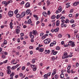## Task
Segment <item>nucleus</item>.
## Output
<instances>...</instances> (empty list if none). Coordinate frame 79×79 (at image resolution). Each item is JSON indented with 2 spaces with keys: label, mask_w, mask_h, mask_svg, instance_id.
<instances>
[{
  "label": "nucleus",
  "mask_w": 79,
  "mask_h": 79,
  "mask_svg": "<svg viewBox=\"0 0 79 79\" xmlns=\"http://www.w3.org/2000/svg\"><path fill=\"white\" fill-rule=\"evenodd\" d=\"M14 75H15V73H12L11 74H10V77H13Z\"/></svg>",
  "instance_id": "a878e982"
},
{
  "label": "nucleus",
  "mask_w": 79,
  "mask_h": 79,
  "mask_svg": "<svg viewBox=\"0 0 79 79\" xmlns=\"http://www.w3.org/2000/svg\"><path fill=\"white\" fill-rule=\"evenodd\" d=\"M31 68H35L36 67V66L35 65H31Z\"/></svg>",
  "instance_id": "bb28decb"
},
{
  "label": "nucleus",
  "mask_w": 79,
  "mask_h": 79,
  "mask_svg": "<svg viewBox=\"0 0 79 79\" xmlns=\"http://www.w3.org/2000/svg\"><path fill=\"white\" fill-rule=\"evenodd\" d=\"M54 77L56 79H58V75H55L54 76Z\"/></svg>",
  "instance_id": "c9c22d12"
},
{
  "label": "nucleus",
  "mask_w": 79,
  "mask_h": 79,
  "mask_svg": "<svg viewBox=\"0 0 79 79\" xmlns=\"http://www.w3.org/2000/svg\"><path fill=\"white\" fill-rule=\"evenodd\" d=\"M52 60V61H55V58L54 56L51 57Z\"/></svg>",
  "instance_id": "5701e85b"
},
{
  "label": "nucleus",
  "mask_w": 79,
  "mask_h": 79,
  "mask_svg": "<svg viewBox=\"0 0 79 79\" xmlns=\"http://www.w3.org/2000/svg\"><path fill=\"white\" fill-rule=\"evenodd\" d=\"M29 48L30 49H33V48H34V47L30 46Z\"/></svg>",
  "instance_id": "c03bdc74"
},
{
  "label": "nucleus",
  "mask_w": 79,
  "mask_h": 79,
  "mask_svg": "<svg viewBox=\"0 0 79 79\" xmlns=\"http://www.w3.org/2000/svg\"><path fill=\"white\" fill-rule=\"evenodd\" d=\"M47 36H48V34H46L44 35L42 37V40H44V39H45V38H46V37Z\"/></svg>",
  "instance_id": "6e6552de"
},
{
  "label": "nucleus",
  "mask_w": 79,
  "mask_h": 79,
  "mask_svg": "<svg viewBox=\"0 0 79 79\" xmlns=\"http://www.w3.org/2000/svg\"><path fill=\"white\" fill-rule=\"evenodd\" d=\"M7 68L8 69L7 70H10L11 69V67L10 66H8L7 67Z\"/></svg>",
  "instance_id": "e433bc0d"
},
{
  "label": "nucleus",
  "mask_w": 79,
  "mask_h": 79,
  "mask_svg": "<svg viewBox=\"0 0 79 79\" xmlns=\"http://www.w3.org/2000/svg\"><path fill=\"white\" fill-rule=\"evenodd\" d=\"M3 44H4L5 45H6V44H7V41H6V40H5Z\"/></svg>",
  "instance_id": "f704fd0d"
},
{
  "label": "nucleus",
  "mask_w": 79,
  "mask_h": 79,
  "mask_svg": "<svg viewBox=\"0 0 79 79\" xmlns=\"http://www.w3.org/2000/svg\"><path fill=\"white\" fill-rule=\"evenodd\" d=\"M73 11H74V10L73 9H72L70 10V13H73Z\"/></svg>",
  "instance_id": "864d4df0"
},
{
  "label": "nucleus",
  "mask_w": 79,
  "mask_h": 79,
  "mask_svg": "<svg viewBox=\"0 0 79 79\" xmlns=\"http://www.w3.org/2000/svg\"><path fill=\"white\" fill-rule=\"evenodd\" d=\"M7 72L8 74H11V70H7Z\"/></svg>",
  "instance_id": "dca6fc26"
},
{
  "label": "nucleus",
  "mask_w": 79,
  "mask_h": 79,
  "mask_svg": "<svg viewBox=\"0 0 79 79\" xmlns=\"http://www.w3.org/2000/svg\"><path fill=\"white\" fill-rule=\"evenodd\" d=\"M35 59H33L31 61L32 63H35Z\"/></svg>",
  "instance_id": "79ce46f5"
},
{
  "label": "nucleus",
  "mask_w": 79,
  "mask_h": 79,
  "mask_svg": "<svg viewBox=\"0 0 79 79\" xmlns=\"http://www.w3.org/2000/svg\"><path fill=\"white\" fill-rule=\"evenodd\" d=\"M16 17L17 18H18L19 17H21V15H19V14H17L16 15Z\"/></svg>",
  "instance_id": "b1692460"
},
{
  "label": "nucleus",
  "mask_w": 79,
  "mask_h": 79,
  "mask_svg": "<svg viewBox=\"0 0 79 79\" xmlns=\"http://www.w3.org/2000/svg\"><path fill=\"white\" fill-rule=\"evenodd\" d=\"M60 77L61 79H63L64 77V74L63 73H61L60 75Z\"/></svg>",
  "instance_id": "f3484780"
},
{
  "label": "nucleus",
  "mask_w": 79,
  "mask_h": 79,
  "mask_svg": "<svg viewBox=\"0 0 79 79\" xmlns=\"http://www.w3.org/2000/svg\"><path fill=\"white\" fill-rule=\"evenodd\" d=\"M68 55V53H67V52H65L64 53V56H66V55Z\"/></svg>",
  "instance_id": "cd10ccee"
},
{
  "label": "nucleus",
  "mask_w": 79,
  "mask_h": 79,
  "mask_svg": "<svg viewBox=\"0 0 79 79\" xmlns=\"http://www.w3.org/2000/svg\"><path fill=\"white\" fill-rule=\"evenodd\" d=\"M56 18V16L55 15H53V16H52L51 17V18L52 19H55Z\"/></svg>",
  "instance_id": "412c9836"
},
{
  "label": "nucleus",
  "mask_w": 79,
  "mask_h": 79,
  "mask_svg": "<svg viewBox=\"0 0 79 79\" xmlns=\"http://www.w3.org/2000/svg\"><path fill=\"white\" fill-rule=\"evenodd\" d=\"M73 5H74V6H76L77 5V3H76V2H75V3H73Z\"/></svg>",
  "instance_id": "680f3d73"
},
{
  "label": "nucleus",
  "mask_w": 79,
  "mask_h": 79,
  "mask_svg": "<svg viewBox=\"0 0 79 79\" xmlns=\"http://www.w3.org/2000/svg\"><path fill=\"white\" fill-rule=\"evenodd\" d=\"M17 41L18 43L20 42V39H19V38H18L17 39Z\"/></svg>",
  "instance_id": "49530a36"
},
{
  "label": "nucleus",
  "mask_w": 79,
  "mask_h": 79,
  "mask_svg": "<svg viewBox=\"0 0 79 79\" xmlns=\"http://www.w3.org/2000/svg\"><path fill=\"white\" fill-rule=\"evenodd\" d=\"M30 37L31 39H33L34 38V35H30Z\"/></svg>",
  "instance_id": "2f4dec72"
},
{
  "label": "nucleus",
  "mask_w": 79,
  "mask_h": 79,
  "mask_svg": "<svg viewBox=\"0 0 79 79\" xmlns=\"http://www.w3.org/2000/svg\"><path fill=\"white\" fill-rule=\"evenodd\" d=\"M15 66H13L12 67V68H11V69H15Z\"/></svg>",
  "instance_id": "37998d69"
},
{
  "label": "nucleus",
  "mask_w": 79,
  "mask_h": 79,
  "mask_svg": "<svg viewBox=\"0 0 79 79\" xmlns=\"http://www.w3.org/2000/svg\"><path fill=\"white\" fill-rule=\"evenodd\" d=\"M18 13V10L16 9L15 10V11L14 13L15 15H16Z\"/></svg>",
  "instance_id": "6ab92c4d"
},
{
  "label": "nucleus",
  "mask_w": 79,
  "mask_h": 79,
  "mask_svg": "<svg viewBox=\"0 0 79 79\" xmlns=\"http://www.w3.org/2000/svg\"><path fill=\"white\" fill-rule=\"evenodd\" d=\"M58 53V52L55 51L53 53V55H56V53Z\"/></svg>",
  "instance_id": "72a5a7b5"
},
{
  "label": "nucleus",
  "mask_w": 79,
  "mask_h": 79,
  "mask_svg": "<svg viewBox=\"0 0 79 79\" xmlns=\"http://www.w3.org/2000/svg\"><path fill=\"white\" fill-rule=\"evenodd\" d=\"M8 14L10 17H12L13 16V11L10 10L9 11Z\"/></svg>",
  "instance_id": "20e7f679"
},
{
  "label": "nucleus",
  "mask_w": 79,
  "mask_h": 79,
  "mask_svg": "<svg viewBox=\"0 0 79 79\" xmlns=\"http://www.w3.org/2000/svg\"><path fill=\"white\" fill-rule=\"evenodd\" d=\"M31 12V10H27L26 11V14L27 15H29Z\"/></svg>",
  "instance_id": "9b49d317"
},
{
  "label": "nucleus",
  "mask_w": 79,
  "mask_h": 79,
  "mask_svg": "<svg viewBox=\"0 0 79 79\" xmlns=\"http://www.w3.org/2000/svg\"><path fill=\"white\" fill-rule=\"evenodd\" d=\"M17 28V29H19V30L20 29V27L19 26H17L16 27Z\"/></svg>",
  "instance_id": "4d7b16f0"
},
{
  "label": "nucleus",
  "mask_w": 79,
  "mask_h": 79,
  "mask_svg": "<svg viewBox=\"0 0 79 79\" xmlns=\"http://www.w3.org/2000/svg\"><path fill=\"white\" fill-rule=\"evenodd\" d=\"M47 4L48 5H49V4H50V1H48L47 2Z\"/></svg>",
  "instance_id": "a19ab883"
},
{
  "label": "nucleus",
  "mask_w": 79,
  "mask_h": 79,
  "mask_svg": "<svg viewBox=\"0 0 79 79\" xmlns=\"http://www.w3.org/2000/svg\"><path fill=\"white\" fill-rule=\"evenodd\" d=\"M44 78H47L48 77V76L47 74H45L44 75Z\"/></svg>",
  "instance_id": "ea45409f"
},
{
  "label": "nucleus",
  "mask_w": 79,
  "mask_h": 79,
  "mask_svg": "<svg viewBox=\"0 0 79 79\" xmlns=\"http://www.w3.org/2000/svg\"><path fill=\"white\" fill-rule=\"evenodd\" d=\"M66 21H65V22L66 24L67 23H69V20H68V19H66Z\"/></svg>",
  "instance_id": "393cba45"
},
{
  "label": "nucleus",
  "mask_w": 79,
  "mask_h": 79,
  "mask_svg": "<svg viewBox=\"0 0 79 79\" xmlns=\"http://www.w3.org/2000/svg\"><path fill=\"white\" fill-rule=\"evenodd\" d=\"M0 75L1 76H3V73H0Z\"/></svg>",
  "instance_id": "603ef678"
},
{
  "label": "nucleus",
  "mask_w": 79,
  "mask_h": 79,
  "mask_svg": "<svg viewBox=\"0 0 79 79\" xmlns=\"http://www.w3.org/2000/svg\"><path fill=\"white\" fill-rule=\"evenodd\" d=\"M19 32H20V30L18 29H16L15 30V32L16 34H19Z\"/></svg>",
  "instance_id": "4468645a"
},
{
  "label": "nucleus",
  "mask_w": 79,
  "mask_h": 79,
  "mask_svg": "<svg viewBox=\"0 0 79 79\" xmlns=\"http://www.w3.org/2000/svg\"><path fill=\"white\" fill-rule=\"evenodd\" d=\"M19 76H20V77H22V76H23V73H19Z\"/></svg>",
  "instance_id": "a18cd8bd"
},
{
  "label": "nucleus",
  "mask_w": 79,
  "mask_h": 79,
  "mask_svg": "<svg viewBox=\"0 0 79 79\" xmlns=\"http://www.w3.org/2000/svg\"><path fill=\"white\" fill-rule=\"evenodd\" d=\"M2 58H5L6 57L5 55H3L2 56Z\"/></svg>",
  "instance_id": "13d9d810"
},
{
  "label": "nucleus",
  "mask_w": 79,
  "mask_h": 79,
  "mask_svg": "<svg viewBox=\"0 0 79 79\" xmlns=\"http://www.w3.org/2000/svg\"><path fill=\"white\" fill-rule=\"evenodd\" d=\"M60 23V21L59 20H57L56 22V26H59Z\"/></svg>",
  "instance_id": "ddd939ff"
},
{
  "label": "nucleus",
  "mask_w": 79,
  "mask_h": 79,
  "mask_svg": "<svg viewBox=\"0 0 79 79\" xmlns=\"http://www.w3.org/2000/svg\"><path fill=\"white\" fill-rule=\"evenodd\" d=\"M69 45H71L72 47H74L75 46V44H74V42H73L70 41L69 42Z\"/></svg>",
  "instance_id": "f257e3e1"
},
{
  "label": "nucleus",
  "mask_w": 79,
  "mask_h": 79,
  "mask_svg": "<svg viewBox=\"0 0 79 79\" xmlns=\"http://www.w3.org/2000/svg\"><path fill=\"white\" fill-rule=\"evenodd\" d=\"M30 6H31V4L29 2H27L25 5L26 8H29L30 7Z\"/></svg>",
  "instance_id": "423d86ee"
},
{
  "label": "nucleus",
  "mask_w": 79,
  "mask_h": 79,
  "mask_svg": "<svg viewBox=\"0 0 79 79\" xmlns=\"http://www.w3.org/2000/svg\"><path fill=\"white\" fill-rule=\"evenodd\" d=\"M36 70H37V68H35V67L33 68V71H36Z\"/></svg>",
  "instance_id": "8fccbe9b"
},
{
  "label": "nucleus",
  "mask_w": 79,
  "mask_h": 79,
  "mask_svg": "<svg viewBox=\"0 0 79 79\" xmlns=\"http://www.w3.org/2000/svg\"><path fill=\"white\" fill-rule=\"evenodd\" d=\"M20 35H21V36H22V37L24 36V33H21L20 34Z\"/></svg>",
  "instance_id": "69168bd1"
},
{
  "label": "nucleus",
  "mask_w": 79,
  "mask_h": 79,
  "mask_svg": "<svg viewBox=\"0 0 79 79\" xmlns=\"http://www.w3.org/2000/svg\"><path fill=\"white\" fill-rule=\"evenodd\" d=\"M42 14L43 16H45V17H46V16H47V12H44Z\"/></svg>",
  "instance_id": "9d476101"
},
{
  "label": "nucleus",
  "mask_w": 79,
  "mask_h": 79,
  "mask_svg": "<svg viewBox=\"0 0 79 79\" xmlns=\"http://www.w3.org/2000/svg\"><path fill=\"white\" fill-rule=\"evenodd\" d=\"M62 11V8L61 6H60L59 7L58 9L57 10H56V14H58V13H60L61 11Z\"/></svg>",
  "instance_id": "7ed1b4c3"
},
{
  "label": "nucleus",
  "mask_w": 79,
  "mask_h": 79,
  "mask_svg": "<svg viewBox=\"0 0 79 79\" xmlns=\"http://www.w3.org/2000/svg\"><path fill=\"white\" fill-rule=\"evenodd\" d=\"M23 28H24V29H25V28H26V27H27V26L26 25H23Z\"/></svg>",
  "instance_id": "bf43d9fd"
},
{
  "label": "nucleus",
  "mask_w": 79,
  "mask_h": 79,
  "mask_svg": "<svg viewBox=\"0 0 79 79\" xmlns=\"http://www.w3.org/2000/svg\"><path fill=\"white\" fill-rule=\"evenodd\" d=\"M50 53V50H45L44 51V53L45 54H47V53L48 54H49V53Z\"/></svg>",
  "instance_id": "1a4fd4ad"
},
{
  "label": "nucleus",
  "mask_w": 79,
  "mask_h": 79,
  "mask_svg": "<svg viewBox=\"0 0 79 79\" xmlns=\"http://www.w3.org/2000/svg\"><path fill=\"white\" fill-rule=\"evenodd\" d=\"M76 37L77 38H79V34H78L76 36Z\"/></svg>",
  "instance_id": "e2e57ef3"
},
{
  "label": "nucleus",
  "mask_w": 79,
  "mask_h": 79,
  "mask_svg": "<svg viewBox=\"0 0 79 79\" xmlns=\"http://www.w3.org/2000/svg\"><path fill=\"white\" fill-rule=\"evenodd\" d=\"M39 51L40 52H44V48H40Z\"/></svg>",
  "instance_id": "2eb2a0df"
},
{
  "label": "nucleus",
  "mask_w": 79,
  "mask_h": 79,
  "mask_svg": "<svg viewBox=\"0 0 79 79\" xmlns=\"http://www.w3.org/2000/svg\"><path fill=\"white\" fill-rule=\"evenodd\" d=\"M17 48L18 49V50H20L21 49V47H20L19 46H18Z\"/></svg>",
  "instance_id": "09e8293b"
},
{
  "label": "nucleus",
  "mask_w": 79,
  "mask_h": 79,
  "mask_svg": "<svg viewBox=\"0 0 79 79\" xmlns=\"http://www.w3.org/2000/svg\"><path fill=\"white\" fill-rule=\"evenodd\" d=\"M48 15H50V11L49 10L48 11Z\"/></svg>",
  "instance_id": "3c124183"
},
{
  "label": "nucleus",
  "mask_w": 79,
  "mask_h": 79,
  "mask_svg": "<svg viewBox=\"0 0 79 79\" xmlns=\"http://www.w3.org/2000/svg\"><path fill=\"white\" fill-rule=\"evenodd\" d=\"M7 61H8V60H6L5 61H4L3 63H7Z\"/></svg>",
  "instance_id": "0e129e2a"
},
{
  "label": "nucleus",
  "mask_w": 79,
  "mask_h": 79,
  "mask_svg": "<svg viewBox=\"0 0 79 79\" xmlns=\"http://www.w3.org/2000/svg\"><path fill=\"white\" fill-rule=\"evenodd\" d=\"M27 23L28 24H31V23H32V21H31V19H30L28 20Z\"/></svg>",
  "instance_id": "f8f14e48"
},
{
  "label": "nucleus",
  "mask_w": 79,
  "mask_h": 79,
  "mask_svg": "<svg viewBox=\"0 0 79 79\" xmlns=\"http://www.w3.org/2000/svg\"><path fill=\"white\" fill-rule=\"evenodd\" d=\"M60 47H59V46H57L56 47V49L57 50H60Z\"/></svg>",
  "instance_id": "338daca9"
},
{
  "label": "nucleus",
  "mask_w": 79,
  "mask_h": 79,
  "mask_svg": "<svg viewBox=\"0 0 79 79\" xmlns=\"http://www.w3.org/2000/svg\"><path fill=\"white\" fill-rule=\"evenodd\" d=\"M74 23V20L73 19H71L70 20L71 23Z\"/></svg>",
  "instance_id": "473e14b6"
},
{
  "label": "nucleus",
  "mask_w": 79,
  "mask_h": 79,
  "mask_svg": "<svg viewBox=\"0 0 79 79\" xmlns=\"http://www.w3.org/2000/svg\"><path fill=\"white\" fill-rule=\"evenodd\" d=\"M51 42V40L50 39L48 38L44 40V42L45 44H48Z\"/></svg>",
  "instance_id": "f03ea898"
},
{
  "label": "nucleus",
  "mask_w": 79,
  "mask_h": 79,
  "mask_svg": "<svg viewBox=\"0 0 79 79\" xmlns=\"http://www.w3.org/2000/svg\"><path fill=\"white\" fill-rule=\"evenodd\" d=\"M26 16V12L25 11L23 12L20 15V18H23Z\"/></svg>",
  "instance_id": "39448f33"
},
{
  "label": "nucleus",
  "mask_w": 79,
  "mask_h": 79,
  "mask_svg": "<svg viewBox=\"0 0 79 79\" xmlns=\"http://www.w3.org/2000/svg\"><path fill=\"white\" fill-rule=\"evenodd\" d=\"M67 69L68 70H69V69H71V65H68Z\"/></svg>",
  "instance_id": "4be33fe9"
},
{
  "label": "nucleus",
  "mask_w": 79,
  "mask_h": 79,
  "mask_svg": "<svg viewBox=\"0 0 79 79\" xmlns=\"http://www.w3.org/2000/svg\"><path fill=\"white\" fill-rule=\"evenodd\" d=\"M64 24L63 23H62L61 24V27H63L64 26Z\"/></svg>",
  "instance_id": "774afa93"
},
{
  "label": "nucleus",
  "mask_w": 79,
  "mask_h": 79,
  "mask_svg": "<svg viewBox=\"0 0 79 79\" xmlns=\"http://www.w3.org/2000/svg\"><path fill=\"white\" fill-rule=\"evenodd\" d=\"M69 56L67 55L66 56H64V58H69Z\"/></svg>",
  "instance_id": "6e6d98bb"
},
{
  "label": "nucleus",
  "mask_w": 79,
  "mask_h": 79,
  "mask_svg": "<svg viewBox=\"0 0 79 79\" xmlns=\"http://www.w3.org/2000/svg\"><path fill=\"white\" fill-rule=\"evenodd\" d=\"M67 73H69V74H70V73H71V70H67Z\"/></svg>",
  "instance_id": "58836bf2"
},
{
  "label": "nucleus",
  "mask_w": 79,
  "mask_h": 79,
  "mask_svg": "<svg viewBox=\"0 0 79 79\" xmlns=\"http://www.w3.org/2000/svg\"><path fill=\"white\" fill-rule=\"evenodd\" d=\"M2 4H4L5 5H6L7 4V2L6 1H3L2 2Z\"/></svg>",
  "instance_id": "c756f323"
},
{
  "label": "nucleus",
  "mask_w": 79,
  "mask_h": 79,
  "mask_svg": "<svg viewBox=\"0 0 79 79\" xmlns=\"http://www.w3.org/2000/svg\"><path fill=\"white\" fill-rule=\"evenodd\" d=\"M53 45V44L52 43H51L50 44V47H52Z\"/></svg>",
  "instance_id": "052dcab7"
},
{
  "label": "nucleus",
  "mask_w": 79,
  "mask_h": 79,
  "mask_svg": "<svg viewBox=\"0 0 79 79\" xmlns=\"http://www.w3.org/2000/svg\"><path fill=\"white\" fill-rule=\"evenodd\" d=\"M72 16H73V14H70L69 15V18H71Z\"/></svg>",
  "instance_id": "de8ad7c7"
},
{
  "label": "nucleus",
  "mask_w": 79,
  "mask_h": 79,
  "mask_svg": "<svg viewBox=\"0 0 79 79\" xmlns=\"http://www.w3.org/2000/svg\"><path fill=\"white\" fill-rule=\"evenodd\" d=\"M59 29V28H58V27L56 29L54 30L55 32H58Z\"/></svg>",
  "instance_id": "a211bd4d"
},
{
  "label": "nucleus",
  "mask_w": 79,
  "mask_h": 79,
  "mask_svg": "<svg viewBox=\"0 0 79 79\" xmlns=\"http://www.w3.org/2000/svg\"><path fill=\"white\" fill-rule=\"evenodd\" d=\"M37 33V30H33L32 31V34H33V35H36V34Z\"/></svg>",
  "instance_id": "0eeeda50"
},
{
  "label": "nucleus",
  "mask_w": 79,
  "mask_h": 79,
  "mask_svg": "<svg viewBox=\"0 0 79 79\" xmlns=\"http://www.w3.org/2000/svg\"><path fill=\"white\" fill-rule=\"evenodd\" d=\"M62 37V35L61 34H59L58 35V38H60V37Z\"/></svg>",
  "instance_id": "7c9ffc66"
},
{
  "label": "nucleus",
  "mask_w": 79,
  "mask_h": 79,
  "mask_svg": "<svg viewBox=\"0 0 79 79\" xmlns=\"http://www.w3.org/2000/svg\"><path fill=\"white\" fill-rule=\"evenodd\" d=\"M47 76H50V75H51V72H50L49 73H48L47 74Z\"/></svg>",
  "instance_id": "4c0bfd02"
},
{
  "label": "nucleus",
  "mask_w": 79,
  "mask_h": 79,
  "mask_svg": "<svg viewBox=\"0 0 79 79\" xmlns=\"http://www.w3.org/2000/svg\"><path fill=\"white\" fill-rule=\"evenodd\" d=\"M61 21L62 23H63V24H64V23H66V21L63 19H62L61 20Z\"/></svg>",
  "instance_id": "aec40b11"
},
{
  "label": "nucleus",
  "mask_w": 79,
  "mask_h": 79,
  "mask_svg": "<svg viewBox=\"0 0 79 79\" xmlns=\"http://www.w3.org/2000/svg\"><path fill=\"white\" fill-rule=\"evenodd\" d=\"M60 18V15H57L56 16V18L57 19H59Z\"/></svg>",
  "instance_id": "c85d7f7f"
},
{
  "label": "nucleus",
  "mask_w": 79,
  "mask_h": 79,
  "mask_svg": "<svg viewBox=\"0 0 79 79\" xmlns=\"http://www.w3.org/2000/svg\"><path fill=\"white\" fill-rule=\"evenodd\" d=\"M60 19H65V17H64V16H62V17H61L60 18Z\"/></svg>",
  "instance_id": "5fc2aeb1"
}]
</instances>
